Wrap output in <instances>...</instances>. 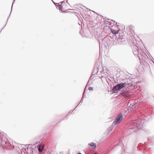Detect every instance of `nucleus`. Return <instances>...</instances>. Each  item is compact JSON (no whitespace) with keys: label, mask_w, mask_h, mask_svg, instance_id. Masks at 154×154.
Masks as SVG:
<instances>
[{"label":"nucleus","mask_w":154,"mask_h":154,"mask_svg":"<svg viewBox=\"0 0 154 154\" xmlns=\"http://www.w3.org/2000/svg\"><path fill=\"white\" fill-rule=\"evenodd\" d=\"M125 83H122L119 84L113 88V91H116L118 90H120L125 87Z\"/></svg>","instance_id":"obj_1"},{"label":"nucleus","mask_w":154,"mask_h":154,"mask_svg":"<svg viewBox=\"0 0 154 154\" xmlns=\"http://www.w3.org/2000/svg\"><path fill=\"white\" fill-rule=\"evenodd\" d=\"M123 116L119 115L115 119V120L113 122L114 125H116L119 123L122 119Z\"/></svg>","instance_id":"obj_2"},{"label":"nucleus","mask_w":154,"mask_h":154,"mask_svg":"<svg viewBox=\"0 0 154 154\" xmlns=\"http://www.w3.org/2000/svg\"><path fill=\"white\" fill-rule=\"evenodd\" d=\"M38 150L40 152H41L42 151L43 148L44 147V145L43 144H40L38 145Z\"/></svg>","instance_id":"obj_3"},{"label":"nucleus","mask_w":154,"mask_h":154,"mask_svg":"<svg viewBox=\"0 0 154 154\" xmlns=\"http://www.w3.org/2000/svg\"><path fill=\"white\" fill-rule=\"evenodd\" d=\"M119 30H116L112 28L111 29V32L114 34H118L119 32Z\"/></svg>","instance_id":"obj_4"},{"label":"nucleus","mask_w":154,"mask_h":154,"mask_svg":"<svg viewBox=\"0 0 154 154\" xmlns=\"http://www.w3.org/2000/svg\"><path fill=\"white\" fill-rule=\"evenodd\" d=\"M63 6L62 7L60 5H58L57 6V8H59L62 11H63L62 9V8H63Z\"/></svg>","instance_id":"obj_5"},{"label":"nucleus","mask_w":154,"mask_h":154,"mask_svg":"<svg viewBox=\"0 0 154 154\" xmlns=\"http://www.w3.org/2000/svg\"><path fill=\"white\" fill-rule=\"evenodd\" d=\"M88 145H90V146H92L94 148L96 146L95 144L94 143H89L88 144Z\"/></svg>","instance_id":"obj_6"},{"label":"nucleus","mask_w":154,"mask_h":154,"mask_svg":"<svg viewBox=\"0 0 154 154\" xmlns=\"http://www.w3.org/2000/svg\"><path fill=\"white\" fill-rule=\"evenodd\" d=\"M119 35H120V37H119V38L120 39H122L123 38V34L122 33H120Z\"/></svg>","instance_id":"obj_7"},{"label":"nucleus","mask_w":154,"mask_h":154,"mask_svg":"<svg viewBox=\"0 0 154 154\" xmlns=\"http://www.w3.org/2000/svg\"><path fill=\"white\" fill-rule=\"evenodd\" d=\"M88 89L89 90H93L92 88L91 87H89Z\"/></svg>","instance_id":"obj_8"},{"label":"nucleus","mask_w":154,"mask_h":154,"mask_svg":"<svg viewBox=\"0 0 154 154\" xmlns=\"http://www.w3.org/2000/svg\"><path fill=\"white\" fill-rule=\"evenodd\" d=\"M78 154H82L80 153H79Z\"/></svg>","instance_id":"obj_9"},{"label":"nucleus","mask_w":154,"mask_h":154,"mask_svg":"<svg viewBox=\"0 0 154 154\" xmlns=\"http://www.w3.org/2000/svg\"><path fill=\"white\" fill-rule=\"evenodd\" d=\"M95 154H96V153H95Z\"/></svg>","instance_id":"obj_10"}]
</instances>
